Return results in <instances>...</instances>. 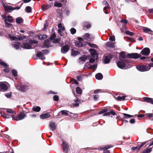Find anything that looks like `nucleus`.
I'll return each instance as SVG.
<instances>
[{"instance_id":"f257e3e1","label":"nucleus","mask_w":153,"mask_h":153,"mask_svg":"<svg viewBox=\"0 0 153 153\" xmlns=\"http://www.w3.org/2000/svg\"><path fill=\"white\" fill-rule=\"evenodd\" d=\"M37 41H36L30 40L29 43H23V45L24 48L25 49H30L33 48L34 47V46L33 45L37 44Z\"/></svg>"},{"instance_id":"f03ea898","label":"nucleus","mask_w":153,"mask_h":153,"mask_svg":"<svg viewBox=\"0 0 153 153\" xmlns=\"http://www.w3.org/2000/svg\"><path fill=\"white\" fill-rule=\"evenodd\" d=\"M117 66L121 69H126L131 67L130 66L129 67L127 66L126 65L122 60L119 61L117 63Z\"/></svg>"},{"instance_id":"7ed1b4c3","label":"nucleus","mask_w":153,"mask_h":153,"mask_svg":"<svg viewBox=\"0 0 153 153\" xmlns=\"http://www.w3.org/2000/svg\"><path fill=\"white\" fill-rule=\"evenodd\" d=\"M136 68L137 70L141 72L147 71L150 70L149 67L143 65L137 66Z\"/></svg>"},{"instance_id":"20e7f679","label":"nucleus","mask_w":153,"mask_h":153,"mask_svg":"<svg viewBox=\"0 0 153 153\" xmlns=\"http://www.w3.org/2000/svg\"><path fill=\"white\" fill-rule=\"evenodd\" d=\"M9 85L7 83L3 82L0 83V88L1 90L5 91L7 90L9 88Z\"/></svg>"},{"instance_id":"39448f33","label":"nucleus","mask_w":153,"mask_h":153,"mask_svg":"<svg viewBox=\"0 0 153 153\" xmlns=\"http://www.w3.org/2000/svg\"><path fill=\"white\" fill-rule=\"evenodd\" d=\"M26 116V115L23 112H21L17 116L14 118V120H20L23 119Z\"/></svg>"},{"instance_id":"423d86ee","label":"nucleus","mask_w":153,"mask_h":153,"mask_svg":"<svg viewBox=\"0 0 153 153\" xmlns=\"http://www.w3.org/2000/svg\"><path fill=\"white\" fill-rule=\"evenodd\" d=\"M9 37L10 39H11L12 40H14L16 41H18V39L19 40H21L25 38V36H23V37L22 36H19L18 39L16 37L10 34H9Z\"/></svg>"},{"instance_id":"0eeeda50","label":"nucleus","mask_w":153,"mask_h":153,"mask_svg":"<svg viewBox=\"0 0 153 153\" xmlns=\"http://www.w3.org/2000/svg\"><path fill=\"white\" fill-rule=\"evenodd\" d=\"M141 56V55L140 54H139L136 53L128 54V58L135 59H137Z\"/></svg>"},{"instance_id":"6e6552de","label":"nucleus","mask_w":153,"mask_h":153,"mask_svg":"<svg viewBox=\"0 0 153 153\" xmlns=\"http://www.w3.org/2000/svg\"><path fill=\"white\" fill-rule=\"evenodd\" d=\"M150 52V49L149 48H146L142 50L140 53L143 55L147 56L149 54Z\"/></svg>"},{"instance_id":"1a4fd4ad","label":"nucleus","mask_w":153,"mask_h":153,"mask_svg":"<svg viewBox=\"0 0 153 153\" xmlns=\"http://www.w3.org/2000/svg\"><path fill=\"white\" fill-rule=\"evenodd\" d=\"M62 145L64 152L66 153L68 152V150L69 149V146H68V143L66 142L63 141Z\"/></svg>"},{"instance_id":"9d476101","label":"nucleus","mask_w":153,"mask_h":153,"mask_svg":"<svg viewBox=\"0 0 153 153\" xmlns=\"http://www.w3.org/2000/svg\"><path fill=\"white\" fill-rule=\"evenodd\" d=\"M16 88L17 90L21 91H25L27 89V87L23 85H17Z\"/></svg>"},{"instance_id":"9b49d317","label":"nucleus","mask_w":153,"mask_h":153,"mask_svg":"<svg viewBox=\"0 0 153 153\" xmlns=\"http://www.w3.org/2000/svg\"><path fill=\"white\" fill-rule=\"evenodd\" d=\"M3 5L5 10L8 12H11V11L14 10V9L12 7L8 6L7 4H3Z\"/></svg>"},{"instance_id":"f8f14e48","label":"nucleus","mask_w":153,"mask_h":153,"mask_svg":"<svg viewBox=\"0 0 153 153\" xmlns=\"http://www.w3.org/2000/svg\"><path fill=\"white\" fill-rule=\"evenodd\" d=\"M59 29L58 30V33H59L60 36L62 35V31L65 30V27L63 26L62 23H60L58 25Z\"/></svg>"},{"instance_id":"ddd939ff","label":"nucleus","mask_w":153,"mask_h":153,"mask_svg":"<svg viewBox=\"0 0 153 153\" xmlns=\"http://www.w3.org/2000/svg\"><path fill=\"white\" fill-rule=\"evenodd\" d=\"M69 49V46L67 45H65L61 49V51L62 53L65 54L67 52Z\"/></svg>"},{"instance_id":"4468645a","label":"nucleus","mask_w":153,"mask_h":153,"mask_svg":"<svg viewBox=\"0 0 153 153\" xmlns=\"http://www.w3.org/2000/svg\"><path fill=\"white\" fill-rule=\"evenodd\" d=\"M91 52V56L92 57H95L96 59H97L98 57V55L96 51L93 49H91L90 50Z\"/></svg>"},{"instance_id":"2eb2a0df","label":"nucleus","mask_w":153,"mask_h":153,"mask_svg":"<svg viewBox=\"0 0 153 153\" xmlns=\"http://www.w3.org/2000/svg\"><path fill=\"white\" fill-rule=\"evenodd\" d=\"M2 17L4 19L5 21H8L9 22H12L14 20L12 18V17L10 16H6L4 15H3L2 16Z\"/></svg>"},{"instance_id":"dca6fc26","label":"nucleus","mask_w":153,"mask_h":153,"mask_svg":"<svg viewBox=\"0 0 153 153\" xmlns=\"http://www.w3.org/2000/svg\"><path fill=\"white\" fill-rule=\"evenodd\" d=\"M112 147V146H111V145H107L101 148L100 149H101V150H104V151L103 152V153H109V151L108 150H107L106 149H108Z\"/></svg>"},{"instance_id":"f3484780","label":"nucleus","mask_w":153,"mask_h":153,"mask_svg":"<svg viewBox=\"0 0 153 153\" xmlns=\"http://www.w3.org/2000/svg\"><path fill=\"white\" fill-rule=\"evenodd\" d=\"M51 7V4H44L41 5L42 10L43 11L47 10Z\"/></svg>"},{"instance_id":"a211bd4d","label":"nucleus","mask_w":153,"mask_h":153,"mask_svg":"<svg viewBox=\"0 0 153 153\" xmlns=\"http://www.w3.org/2000/svg\"><path fill=\"white\" fill-rule=\"evenodd\" d=\"M115 44V42H108L106 44V46L108 48H113L114 47V44Z\"/></svg>"},{"instance_id":"6ab92c4d","label":"nucleus","mask_w":153,"mask_h":153,"mask_svg":"<svg viewBox=\"0 0 153 153\" xmlns=\"http://www.w3.org/2000/svg\"><path fill=\"white\" fill-rule=\"evenodd\" d=\"M49 126L50 129L53 131L56 129V126L55 123L53 122H51L49 123Z\"/></svg>"},{"instance_id":"aec40b11","label":"nucleus","mask_w":153,"mask_h":153,"mask_svg":"<svg viewBox=\"0 0 153 153\" xmlns=\"http://www.w3.org/2000/svg\"><path fill=\"white\" fill-rule=\"evenodd\" d=\"M51 117V115L48 113H45L42 114L40 116V118L42 119L49 118Z\"/></svg>"},{"instance_id":"412c9836","label":"nucleus","mask_w":153,"mask_h":153,"mask_svg":"<svg viewBox=\"0 0 153 153\" xmlns=\"http://www.w3.org/2000/svg\"><path fill=\"white\" fill-rule=\"evenodd\" d=\"M103 3L105 4V7H104V11L105 14L108 13V9L109 5L106 1H104Z\"/></svg>"},{"instance_id":"4be33fe9","label":"nucleus","mask_w":153,"mask_h":153,"mask_svg":"<svg viewBox=\"0 0 153 153\" xmlns=\"http://www.w3.org/2000/svg\"><path fill=\"white\" fill-rule=\"evenodd\" d=\"M143 99L144 101L153 104V99L149 97H144Z\"/></svg>"},{"instance_id":"5701e85b","label":"nucleus","mask_w":153,"mask_h":153,"mask_svg":"<svg viewBox=\"0 0 153 153\" xmlns=\"http://www.w3.org/2000/svg\"><path fill=\"white\" fill-rule=\"evenodd\" d=\"M84 37L85 39L86 40H88L89 39L93 38L92 35L88 33H85Z\"/></svg>"},{"instance_id":"b1692460","label":"nucleus","mask_w":153,"mask_h":153,"mask_svg":"<svg viewBox=\"0 0 153 153\" xmlns=\"http://www.w3.org/2000/svg\"><path fill=\"white\" fill-rule=\"evenodd\" d=\"M120 59L124 62H126V60L125 59V55L124 52H122L120 53Z\"/></svg>"},{"instance_id":"393cba45","label":"nucleus","mask_w":153,"mask_h":153,"mask_svg":"<svg viewBox=\"0 0 153 153\" xmlns=\"http://www.w3.org/2000/svg\"><path fill=\"white\" fill-rule=\"evenodd\" d=\"M80 53V52L78 51L74 50L73 49L71 50V55L72 56H75Z\"/></svg>"},{"instance_id":"a878e982","label":"nucleus","mask_w":153,"mask_h":153,"mask_svg":"<svg viewBox=\"0 0 153 153\" xmlns=\"http://www.w3.org/2000/svg\"><path fill=\"white\" fill-rule=\"evenodd\" d=\"M37 56L39 57V59L41 60H43L45 59V56L43 55L41 52H38L37 53Z\"/></svg>"},{"instance_id":"bb28decb","label":"nucleus","mask_w":153,"mask_h":153,"mask_svg":"<svg viewBox=\"0 0 153 153\" xmlns=\"http://www.w3.org/2000/svg\"><path fill=\"white\" fill-rule=\"evenodd\" d=\"M95 77L96 79L100 80L102 78L103 76L101 73H98L95 75Z\"/></svg>"},{"instance_id":"cd10ccee","label":"nucleus","mask_w":153,"mask_h":153,"mask_svg":"<svg viewBox=\"0 0 153 153\" xmlns=\"http://www.w3.org/2000/svg\"><path fill=\"white\" fill-rule=\"evenodd\" d=\"M126 96H119L117 97H116V99L118 100L121 101L124 100Z\"/></svg>"},{"instance_id":"c85d7f7f","label":"nucleus","mask_w":153,"mask_h":153,"mask_svg":"<svg viewBox=\"0 0 153 153\" xmlns=\"http://www.w3.org/2000/svg\"><path fill=\"white\" fill-rule=\"evenodd\" d=\"M32 110L34 111L38 112L40 111L41 110V108L38 106H34L33 107Z\"/></svg>"},{"instance_id":"c756f323","label":"nucleus","mask_w":153,"mask_h":153,"mask_svg":"<svg viewBox=\"0 0 153 153\" xmlns=\"http://www.w3.org/2000/svg\"><path fill=\"white\" fill-rule=\"evenodd\" d=\"M12 47L16 49H19L20 48V44L19 43H17L16 44H12Z\"/></svg>"},{"instance_id":"7c9ffc66","label":"nucleus","mask_w":153,"mask_h":153,"mask_svg":"<svg viewBox=\"0 0 153 153\" xmlns=\"http://www.w3.org/2000/svg\"><path fill=\"white\" fill-rule=\"evenodd\" d=\"M50 43V41L48 39H47L45 41L44 45L46 46L47 47H49L51 46Z\"/></svg>"},{"instance_id":"2f4dec72","label":"nucleus","mask_w":153,"mask_h":153,"mask_svg":"<svg viewBox=\"0 0 153 153\" xmlns=\"http://www.w3.org/2000/svg\"><path fill=\"white\" fill-rule=\"evenodd\" d=\"M110 59L108 56H105L104 58V62L105 64L108 63L110 62Z\"/></svg>"},{"instance_id":"473e14b6","label":"nucleus","mask_w":153,"mask_h":153,"mask_svg":"<svg viewBox=\"0 0 153 153\" xmlns=\"http://www.w3.org/2000/svg\"><path fill=\"white\" fill-rule=\"evenodd\" d=\"M84 26L85 28H88L90 27L91 25L89 23L86 22L84 23Z\"/></svg>"},{"instance_id":"72a5a7b5","label":"nucleus","mask_w":153,"mask_h":153,"mask_svg":"<svg viewBox=\"0 0 153 153\" xmlns=\"http://www.w3.org/2000/svg\"><path fill=\"white\" fill-rule=\"evenodd\" d=\"M23 19L21 17H18L16 19V22L18 24H20L23 21Z\"/></svg>"},{"instance_id":"f704fd0d","label":"nucleus","mask_w":153,"mask_h":153,"mask_svg":"<svg viewBox=\"0 0 153 153\" xmlns=\"http://www.w3.org/2000/svg\"><path fill=\"white\" fill-rule=\"evenodd\" d=\"M75 45L77 47H81L83 46L82 42L80 41H77L75 42Z\"/></svg>"},{"instance_id":"c9c22d12","label":"nucleus","mask_w":153,"mask_h":153,"mask_svg":"<svg viewBox=\"0 0 153 153\" xmlns=\"http://www.w3.org/2000/svg\"><path fill=\"white\" fill-rule=\"evenodd\" d=\"M61 114L63 115H65L66 116H68L69 115L68 112H69L67 111L64 110H62L61 111Z\"/></svg>"},{"instance_id":"e433bc0d","label":"nucleus","mask_w":153,"mask_h":153,"mask_svg":"<svg viewBox=\"0 0 153 153\" xmlns=\"http://www.w3.org/2000/svg\"><path fill=\"white\" fill-rule=\"evenodd\" d=\"M76 93L79 94H81L82 93V90L79 87H77L76 89Z\"/></svg>"},{"instance_id":"4c0bfd02","label":"nucleus","mask_w":153,"mask_h":153,"mask_svg":"<svg viewBox=\"0 0 153 153\" xmlns=\"http://www.w3.org/2000/svg\"><path fill=\"white\" fill-rule=\"evenodd\" d=\"M6 112L7 113H10L11 114L10 115H11L13 116L12 114H15V113L11 109H8L6 111Z\"/></svg>"},{"instance_id":"58836bf2","label":"nucleus","mask_w":153,"mask_h":153,"mask_svg":"<svg viewBox=\"0 0 153 153\" xmlns=\"http://www.w3.org/2000/svg\"><path fill=\"white\" fill-rule=\"evenodd\" d=\"M38 38L41 40L44 39L46 38V35H41L39 36Z\"/></svg>"},{"instance_id":"ea45409f","label":"nucleus","mask_w":153,"mask_h":153,"mask_svg":"<svg viewBox=\"0 0 153 153\" xmlns=\"http://www.w3.org/2000/svg\"><path fill=\"white\" fill-rule=\"evenodd\" d=\"M26 12L27 13H30L31 11V8L30 6H27L25 8Z\"/></svg>"},{"instance_id":"a19ab883","label":"nucleus","mask_w":153,"mask_h":153,"mask_svg":"<svg viewBox=\"0 0 153 153\" xmlns=\"http://www.w3.org/2000/svg\"><path fill=\"white\" fill-rule=\"evenodd\" d=\"M87 59V57L85 56H83L79 57V59L82 61H85Z\"/></svg>"},{"instance_id":"79ce46f5","label":"nucleus","mask_w":153,"mask_h":153,"mask_svg":"<svg viewBox=\"0 0 153 153\" xmlns=\"http://www.w3.org/2000/svg\"><path fill=\"white\" fill-rule=\"evenodd\" d=\"M143 30L144 32L145 33H147L149 32H152V31L151 30L147 28V27H145L143 29Z\"/></svg>"},{"instance_id":"37998d69","label":"nucleus","mask_w":153,"mask_h":153,"mask_svg":"<svg viewBox=\"0 0 153 153\" xmlns=\"http://www.w3.org/2000/svg\"><path fill=\"white\" fill-rule=\"evenodd\" d=\"M70 31L71 33L72 34H74L76 33V30L74 28H71L70 29Z\"/></svg>"},{"instance_id":"c03bdc74","label":"nucleus","mask_w":153,"mask_h":153,"mask_svg":"<svg viewBox=\"0 0 153 153\" xmlns=\"http://www.w3.org/2000/svg\"><path fill=\"white\" fill-rule=\"evenodd\" d=\"M12 74L13 76L16 77L17 76V71L14 70H13L12 71Z\"/></svg>"},{"instance_id":"a18cd8bd","label":"nucleus","mask_w":153,"mask_h":153,"mask_svg":"<svg viewBox=\"0 0 153 153\" xmlns=\"http://www.w3.org/2000/svg\"><path fill=\"white\" fill-rule=\"evenodd\" d=\"M0 65L4 67L7 66V65L2 60H0Z\"/></svg>"},{"instance_id":"49530a36","label":"nucleus","mask_w":153,"mask_h":153,"mask_svg":"<svg viewBox=\"0 0 153 153\" xmlns=\"http://www.w3.org/2000/svg\"><path fill=\"white\" fill-rule=\"evenodd\" d=\"M87 43L88 44V45L91 47L95 48H98V46L94 44H91L89 43Z\"/></svg>"},{"instance_id":"de8ad7c7","label":"nucleus","mask_w":153,"mask_h":153,"mask_svg":"<svg viewBox=\"0 0 153 153\" xmlns=\"http://www.w3.org/2000/svg\"><path fill=\"white\" fill-rule=\"evenodd\" d=\"M54 6L55 7H60L62 6V4L60 3L56 2L54 4Z\"/></svg>"},{"instance_id":"09e8293b","label":"nucleus","mask_w":153,"mask_h":153,"mask_svg":"<svg viewBox=\"0 0 153 153\" xmlns=\"http://www.w3.org/2000/svg\"><path fill=\"white\" fill-rule=\"evenodd\" d=\"M97 65H93L90 66L89 67H88V68L94 69H95L97 68Z\"/></svg>"},{"instance_id":"8fccbe9b","label":"nucleus","mask_w":153,"mask_h":153,"mask_svg":"<svg viewBox=\"0 0 153 153\" xmlns=\"http://www.w3.org/2000/svg\"><path fill=\"white\" fill-rule=\"evenodd\" d=\"M97 59H95V57H92L91 56V58L89 60V62L90 63H93L94 62L95 59L96 60Z\"/></svg>"},{"instance_id":"3c124183","label":"nucleus","mask_w":153,"mask_h":153,"mask_svg":"<svg viewBox=\"0 0 153 153\" xmlns=\"http://www.w3.org/2000/svg\"><path fill=\"white\" fill-rule=\"evenodd\" d=\"M5 24L6 26L7 27H11L12 26V24L8 23L6 21H5Z\"/></svg>"},{"instance_id":"603ef678","label":"nucleus","mask_w":153,"mask_h":153,"mask_svg":"<svg viewBox=\"0 0 153 153\" xmlns=\"http://www.w3.org/2000/svg\"><path fill=\"white\" fill-rule=\"evenodd\" d=\"M123 115L124 116H125V117L126 118V117H127L128 118H131L133 117V115H130L128 114L124 113L123 114Z\"/></svg>"},{"instance_id":"864d4df0","label":"nucleus","mask_w":153,"mask_h":153,"mask_svg":"<svg viewBox=\"0 0 153 153\" xmlns=\"http://www.w3.org/2000/svg\"><path fill=\"white\" fill-rule=\"evenodd\" d=\"M53 99L54 101H57L59 100V97L57 95H54L53 97Z\"/></svg>"},{"instance_id":"5fc2aeb1","label":"nucleus","mask_w":153,"mask_h":153,"mask_svg":"<svg viewBox=\"0 0 153 153\" xmlns=\"http://www.w3.org/2000/svg\"><path fill=\"white\" fill-rule=\"evenodd\" d=\"M152 151V149L151 148L147 149L144 152V153H149Z\"/></svg>"},{"instance_id":"6e6d98bb","label":"nucleus","mask_w":153,"mask_h":153,"mask_svg":"<svg viewBox=\"0 0 153 153\" xmlns=\"http://www.w3.org/2000/svg\"><path fill=\"white\" fill-rule=\"evenodd\" d=\"M109 39L111 41H115V39L114 36H111L109 38Z\"/></svg>"},{"instance_id":"4d7b16f0","label":"nucleus","mask_w":153,"mask_h":153,"mask_svg":"<svg viewBox=\"0 0 153 153\" xmlns=\"http://www.w3.org/2000/svg\"><path fill=\"white\" fill-rule=\"evenodd\" d=\"M126 33L127 34L130 36H132L134 34L133 33L128 31H126Z\"/></svg>"},{"instance_id":"13d9d810","label":"nucleus","mask_w":153,"mask_h":153,"mask_svg":"<svg viewBox=\"0 0 153 153\" xmlns=\"http://www.w3.org/2000/svg\"><path fill=\"white\" fill-rule=\"evenodd\" d=\"M5 96L7 98H10L11 96V93H7L5 95Z\"/></svg>"},{"instance_id":"bf43d9fd","label":"nucleus","mask_w":153,"mask_h":153,"mask_svg":"<svg viewBox=\"0 0 153 153\" xmlns=\"http://www.w3.org/2000/svg\"><path fill=\"white\" fill-rule=\"evenodd\" d=\"M56 35L54 34H53L51 35V37H50V40L54 39L56 37Z\"/></svg>"},{"instance_id":"052dcab7","label":"nucleus","mask_w":153,"mask_h":153,"mask_svg":"<svg viewBox=\"0 0 153 153\" xmlns=\"http://www.w3.org/2000/svg\"><path fill=\"white\" fill-rule=\"evenodd\" d=\"M48 23L47 22H46L44 25V28L43 29V31H45L46 29V28L48 26Z\"/></svg>"},{"instance_id":"680f3d73","label":"nucleus","mask_w":153,"mask_h":153,"mask_svg":"<svg viewBox=\"0 0 153 153\" xmlns=\"http://www.w3.org/2000/svg\"><path fill=\"white\" fill-rule=\"evenodd\" d=\"M120 22L123 23L124 24H126L127 23V21L126 19H122L121 20Z\"/></svg>"},{"instance_id":"e2e57ef3","label":"nucleus","mask_w":153,"mask_h":153,"mask_svg":"<svg viewBox=\"0 0 153 153\" xmlns=\"http://www.w3.org/2000/svg\"><path fill=\"white\" fill-rule=\"evenodd\" d=\"M60 39L57 38L53 41L54 42L58 43L60 41Z\"/></svg>"},{"instance_id":"0e129e2a","label":"nucleus","mask_w":153,"mask_h":153,"mask_svg":"<svg viewBox=\"0 0 153 153\" xmlns=\"http://www.w3.org/2000/svg\"><path fill=\"white\" fill-rule=\"evenodd\" d=\"M4 117L7 118H9L10 117H12V118H13V116L12 115H10V116H9L8 115L4 114Z\"/></svg>"},{"instance_id":"69168bd1","label":"nucleus","mask_w":153,"mask_h":153,"mask_svg":"<svg viewBox=\"0 0 153 153\" xmlns=\"http://www.w3.org/2000/svg\"><path fill=\"white\" fill-rule=\"evenodd\" d=\"M99 98V96L98 95H95L94 96V99L96 101Z\"/></svg>"},{"instance_id":"338daca9","label":"nucleus","mask_w":153,"mask_h":153,"mask_svg":"<svg viewBox=\"0 0 153 153\" xmlns=\"http://www.w3.org/2000/svg\"><path fill=\"white\" fill-rule=\"evenodd\" d=\"M148 13H149L153 14V8L150 9H149Z\"/></svg>"},{"instance_id":"774afa93","label":"nucleus","mask_w":153,"mask_h":153,"mask_svg":"<svg viewBox=\"0 0 153 153\" xmlns=\"http://www.w3.org/2000/svg\"><path fill=\"white\" fill-rule=\"evenodd\" d=\"M135 120L134 119H132L130 120V123H135Z\"/></svg>"}]
</instances>
